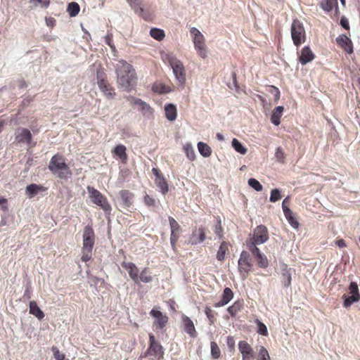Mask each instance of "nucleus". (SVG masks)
<instances>
[{
    "instance_id": "f257e3e1",
    "label": "nucleus",
    "mask_w": 360,
    "mask_h": 360,
    "mask_svg": "<svg viewBox=\"0 0 360 360\" xmlns=\"http://www.w3.org/2000/svg\"><path fill=\"white\" fill-rule=\"evenodd\" d=\"M115 72L118 85L124 91H129L136 80V72L133 67L124 60L116 65Z\"/></svg>"
},
{
    "instance_id": "f03ea898",
    "label": "nucleus",
    "mask_w": 360,
    "mask_h": 360,
    "mask_svg": "<svg viewBox=\"0 0 360 360\" xmlns=\"http://www.w3.org/2000/svg\"><path fill=\"white\" fill-rule=\"evenodd\" d=\"M49 170L60 179H67L72 175L70 169L60 155H53L49 165Z\"/></svg>"
},
{
    "instance_id": "7ed1b4c3",
    "label": "nucleus",
    "mask_w": 360,
    "mask_h": 360,
    "mask_svg": "<svg viewBox=\"0 0 360 360\" xmlns=\"http://www.w3.org/2000/svg\"><path fill=\"white\" fill-rule=\"evenodd\" d=\"M94 242L95 235L94 230L90 226H86L83 233V244L82 248V260L83 262H86L91 259Z\"/></svg>"
},
{
    "instance_id": "20e7f679",
    "label": "nucleus",
    "mask_w": 360,
    "mask_h": 360,
    "mask_svg": "<svg viewBox=\"0 0 360 360\" xmlns=\"http://www.w3.org/2000/svg\"><path fill=\"white\" fill-rule=\"evenodd\" d=\"M190 34L193 42L195 50L198 55L205 59L207 56V48L205 44V39L202 33L196 27L190 28Z\"/></svg>"
},
{
    "instance_id": "39448f33",
    "label": "nucleus",
    "mask_w": 360,
    "mask_h": 360,
    "mask_svg": "<svg viewBox=\"0 0 360 360\" xmlns=\"http://www.w3.org/2000/svg\"><path fill=\"white\" fill-rule=\"evenodd\" d=\"M291 37L293 44L297 47L305 42L307 39L306 32L303 24L298 20H294L291 25Z\"/></svg>"
},
{
    "instance_id": "423d86ee",
    "label": "nucleus",
    "mask_w": 360,
    "mask_h": 360,
    "mask_svg": "<svg viewBox=\"0 0 360 360\" xmlns=\"http://www.w3.org/2000/svg\"><path fill=\"white\" fill-rule=\"evenodd\" d=\"M89 198L91 202L99 206L106 214H110L111 206L108 202L107 198L100 191L91 186L86 188Z\"/></svg>"
},
{
    "instance_id": "0eeeda50",
    "label": "nucleus",
    "mask_w": 360,
    "mask_h": 360,
    "mask_svg": "<svg viewBox=\"0 0 360 360\" xmlns=\"http://www.w3.org/2000/svg\"><path fill=\"white\" fill-rule=\"evenodd\" d=\"M168 61L178 83L184 86L186 83V70L183 63L174 56H169Z\"/></svg>"
},
{
    "instance_id": "6e6552de",
    "label": "nucleus",
    "mask_w": 360,
    "mask_h": 360,
    "mask_svg": "<svg viewBox=\"0 0 360 360\" xmlns=\"http://www.w3.org/2000/svg\"><path fill=\"white\" fill-rule=\"evenodd\" d=\"M164 351L161 344L155 340L154 335L149 334V347L146 353L150 360H160L163 357Z\"/></svg>"
},
{
    "instance_id": "1a4fd4ad",
    "label": "nucleus",
    "mask_w": 360,
    "mask_h": 360,
    "mask_svg": "<svg viewBox=\"0 0 360 360\" xmlns=\"http://www.w3.org/2000/svg\"><path fill=\"white\" fill-rule=\"evenodd\" d=\"M96 79L97 84L104 95L108 98H113L115 94L106 80V75L101 69L96 70Z\"/></svg>"
},
{
    "instance_id": "9d476101",
    "label": "nucleus",
    "mask_w": 360,
    "mask_h": 360,
    "mask_svg": "<svg viewBox=\"0 0 360 360\" xmlns=\"http://www.w3.org/2000/svg\"><path fill=\"white\" fill-rule=\"evenodd\" d=\"M269 239L267 228L264 225L257 226L253 231L252 243L249 245H260L266 242Z\"/></svg>"
},
{
    "instance_id": "9b49d317",
    "label": "nucleus",
    "mask_w": 360,
    "mask_h": 360,
    "mask_svg": "<svg viewBox=\"0 0 360 360\" xmlns=\"http://www.w3.org/2000/svg\"><path fill=\"white\" fill-rule=\"evenodd\" d=\"M128 100L138 105L139 107V110L141 112L143 115L146 117L150 118L153 115V108L145 101H142L141 99L139 98H136L134 96H129L128 98Z\"/></svg>"
},
{
    "instance_id": "f8f14e48",
    "label": "nucleus",
    "mask_w": 360,
    "mask_h": 360,
    "mask_svg": "<svg viewBox=\"0 0 360 360\" xmlns=\"http://www.w3.org/2000/svg\"><path fill=\"white\" fill-rule=\"evenodd\" d=\"M150 315L155 319L153 325L155 326L156 329H162L166 326L168 321L167 316L166 315H164L160 311L153 309L150 311Z\"/></svg>"
},
{
    "instance_id": "ddd939ff",
    "label": "nucleus",
    "mask_w": 360,
    "mask_h": 360,
    "mask_svg": "<svg viewBox=\"0 0 360 360\" xmlns=\"http://www.w3.org/2000/svg\"><path fill=\"white\" fill-rule=\"evenodd\" d=\"M153 174L155 176V184L162 194L168 192V184L166 179L162 176L161 172L157 169H152Z\"/></svg>"
},
{
    "instance_id": "4468645a",
    "label": "nucleus",
    "mask_w": 360,
    "mask_h": 360,
    "mask_svg": "<svg viewBox=\"0 0 360 360\" xmlns=\"http://www.w3.org/2000/svg\"><path fill=\"white\" fill-rule=\"evenodd\" d=\"M122 267L128 272L129 277L135 283H139V269L132 262H123L122 263Z\"/></svg>"
},
{
    "instance_id": "2eb2a0df",
    "label": "nucleus",
    "mask_w": 360,
    "mask_h": 360,
    "mask_svg": "<svg viewBox=\"0 0 360 360\" xmlns=\"http://www.w3.org/2000/svg\"><path fill=\"white\" fill-rule=\"evenodd\" d=\"M249 251L252 253L255 260L261 268H266L268 266L269 262L266 257L262 254L256 246L249 245Z\"/></svg>"
},
{
    "instance_id": "dca6fc26",
    "label": "nucleus",
    "mask_w": 360,
    "mask_h": 360,
    "mask_svg": "<svg viewBox=\"0 0 360 360\" xmlns=\"http://www.w3.org/2000/svg\"><path fill=\"white\" fill-rule=\"evenodd\" d=\"M169 222L171 229L170 242L172 246L174 248L179 238L178 232L180 230V226L178 222L172 217H169Z\"/></svg>"
},
{
    "instance_id": "f3484780",
    "label": "nucleus",
    "mask_w": 360,
    "mask_h": 360,
    "mask_svg": "<svg viewBox=\"0 0 360 360\" xmlns=\"http://www.w3.org/2000/svg\"><path fill=\"white\" fill-rule=\"evenodd\" d=\"M315 58L314 53L312 52L309 46H306L300 51L299 55V61L302 65H306L307 63L312 61Z\"/></svg>"
},
{
    "instance_id": "a211bd4d",
    "label": "nucleus",
    "mask_w": 360,
    "mask_h": 360,
    "mask_svg": "<svg viewBox=\"0 0 360 360\" xmlns=\"http://www.w3.org/2000/svg\"><path fill=\"white\" fill-rule=\"evenodd\" d=\"M336 42L338 45L342 48L347 53H352L353 52L352 41L345 34L338 37L336 38Z\"/></svg>"
},
{
    "instance_id": "6ab92c4d",
    "label": "nucleus",
    "mask_w": 360,
    "mask_h": 360,
    "mask_svg": "<svg viewBox=\"0 0 360 360\" xmlns=\"http://www.w3.org/2000/svg\"><path fill=\"white\" fill-rule=\"evenodd\" d=\"M291 269L284 264L281 271V282L284 288H288L291 285Z\"/></svg>"
},
{
    "instance_id": "aec40b11",
    "label": "nucleus",
    "mask_w": 360,
    "mask_h": 360,
    "mask_svg": "<svg viewBox=\"0 0 360 360\" xmlns=\"http://www.w3.org/2000/svg\"><path fill=\"white\" fill-rule=\"evenodd\" d=\"M181 318L184 331L192 338L196 337L197 333L193 321L186 315H182Z\"/></svg>"
},
{
    "instance_id": "412c9836",
    "label": "nucleus",
    "mask_w": 360,
    "mask_h": 360,
    "mask_svg": "<svg viewBox=\"0 0 360 360\" xmlns=\"http://www.w3.org/2000/svg\"><path fill=\"white\" fill-rule=\"evenodd\" d=\"M205 240V233L202 228H199L193 231L190 238L189 243L192 245H198Z\"/></svg>"
},
{
    "instance_id": "4be33fe9",
    "label": "nucleus",
    "mask_w": 360,
    "mask_h": 360,
    "mask_svg": "<svg viewBox=\"0 0 360 360\" xmlns=\"http://www.w3.org/2000/svg\"><path fill=\"white\" fill-rule=\"evenodd\" d=\"M32 139L30 131L27 129H18L16 131L15 139L18 142L30 143Z\"/></svg>"
},
{
    "instance_id": "5701e85b",
    "label": "nucleus",
    "mask_w": 360,
    "mask_h": 360,
    "mask_svg": "<svg viewBox=\"0 0 360 360\" xmlns=\"http://www.w3.org/2000/svg\"><path fill=\"white\" fill-rule=\"evenodd\" d=\"M233 297V294L232 290L229 288H226L224 290L221 300L214 304V307H221L227 304L232 300Z\"/></svg>"
},
{
    "instance_id": "b1692460",
    "label": "nucleus",
    "mask_w": 360,
    "mask_h": 360,
    "mask_svg": "<svg viewBox=\"0 0 360 360\" xmlns=\"http://www.w3.org/2000/svg\"><path fill=\"white\" fill-rule=\"evenodd\" d=\"M119 194L124 207H128L131 205L134 199L133 193L129 191L122 190Z\"/></svg>"
},
{
    "instance_id": "393cba45",
    "label": "nucleus",
    "mask_w": 360,
    "mask_h": 360,
    "mask_svg": "<svg viewBox=\"0 0 360 360\" xmlns=\"http://www.w3.org/2000/svg\"><path fill=\"white\" fill-rule=\"evenodd\" d=\"M283 110H284L283 107L277 106L274 109V110L272 112V114L271 116V121L276 126H278L281 123V117L283 115Z\"/></svg>"
},
{
    "instance_id": "a878e982",
    "label": "nucleus",
    "mask_w": 360,
    "mask_h": 360,
    "mask_svg": "<svg viewBox=\"0 0 360 360\" xmlns=\"http://www.w3.org/2000/svg\"><path fill=\"white\" fill-rule=\"evenodd\" d=\"M165 116L169 121H174L176 119L177 110L176 105L172 103L165 106Z\"/></svg>"
},
{
    "instance_id": "bb28decb",
    "label": "nucleus",
    "mask_w": 360,
    "mask_h": 360,
    "mask_svg": "<svg viewBox=\"0 0 360 360\" xmlns=\"http://www.w3.org/2000/svg\"><path fill=\"white\" fill-rule=\"evenodd\" d=\"M30 313L39 320H41L44 317V313L38 307L35 301H31L30 302Z\"/></svg>"
},
{
    "instance_id": "cd10ccee",
    "label": "nucleus",
    "mask_w": 360,
    "mask_h": 360,
    "mask_svg": "<svg viewBox=\"0 0 360 360\" xmlns=\"http://www.w3.org/2000/svg\"><path fill=\"white\" fill-rule=\"evenodd\" d=\"M126 150L127 148L124 145L119 144L114 148L113 153L120 159L122 162H126L127 160V155Z\"/></svg>"
},
{
    "instance_id": "c85d7f7f",
    "label": "nucleus",
    "mask_w": 360,
    "mask_h": 360,
    "mask_svg": "<svg viewBox=\"0 0 360 360\" xmlns=\"http://www.w3.org/2000/svg\"><path fill=\"white\" fill-rule=\"evenodd\" d=\"M134 12L145 18L143 8L140 0H126Z\"/></svg>"
},
{
    "instance_id": "c756f323",
    "label": "nucleus",
    "mask_w": 360,
    "mask_h": 360,
    "mask_svg": "<svg viewBox=\"0 0 360 360\" xmlns=\"http://www.w3.org/2000/svg\"><path fill=\"white\" fill-rule=\"evenodd\" d=\"M229 243L226 241H223L221 243V245L219 248V250L217 251V256H216L218 261H219V262L224 261L226 254L227 251L229 250Z\"/></svg>"
},
{
    "instance_id": "7c9ffc66",
    "label": "nucleus",
    "mask_w": 360,
    "mask_h": 360,
    "mask_svg": "<svg viewBox=\"0 0 360 360\" xmlns=\"http://www.w3.org/2000/svg\"><path fill=\"white\" fill-rule=\"evenodd\" d=\"M42 188L43 187L41 186L32 184L26 187L25 194L30 198H32L36 195L41 190H42Z\"/></svg>"
},
{
    "instance_id": "2f4dec72",
    "label": "nucleus",
    "mask_w": 360,
    "mask_h": 360,
    "mask_svg": "<svg viewBox=\"0 0 360 360\" xmlns=\"http://www.w3.org/2000/svg\"><path fill=\"white\" fill-rule=\"evenodd\" d=\"M198 149L200 155L205 158H208L211 155V148L205 143L199 142L198 143Z\"/></svg>"
},
{
    "instance_id": "473e14b6",
    "label": "nucleus",
    "mask_w": 360,
    "mask_h": 360,
    "mask_svg": "<svg viewBox=\"0 0 360 360\" xmlns=\"http://www.w3.org/2000/svg\"><path fill=\"white\" fill-rule=\"evenodd\" d=\"M80 11L79 5L75 1L68 4L67 7V11L70 17H75L78 15Z\"/></svg>"
},
{
    "instance_id": "72a5a7b5",
    "label": "nucleus",
    "mask_w": 360,
    "mask_h": 360,
    "mask_svg": "<svg viewBox=\"0 0 360 360\" xmlns=\"http://www.w3.org/2000/svg\"><path fill=\"white\" fill-rule=\"evenodd\" d=\"M342 299L344 300V307L348 308L353 303L359 302L360 300V297L356 295H347L345 294L342 296Z\"/></svg>"
},
{
    "instance_id": "f704fd0d",
    "label": "nucleus",
    "mask_w": 360,
    "mask_h": 360,
    "mask_svg": "<svg viewBox=\"0 0 360 360\" xmlns=\"http://www.w3.org/2000/svg\"><path fill=\"white\" fill-rule=\"evenodd\" d=\"M183 149L186 155V157L191 161H193L195 159V153L191 143H185L184 146H183Z\"/></svg>"
},
{
    "instance_id": "c9c22d12",
    "label": "nucleus",
    "mask_w": 360,
    "mask_h": 360,
    "mask_svg": "<svg viewBox=\"0 0 360 360\" xmlns=\"http://www.w3.org/2000/svg\"><path fill=\"white\" fill-rule=\"evenodd\" d=\"M139 282L148 283L152 281L153 278L148 268H144L139 275Z\"/></svg>"
},
{
    "instance_id": "e433bc0d",
    "label": "nucleus",
    "mask_w": 360,
    "mask_h": 360,
    "mask_svg": "<svg viewBox=\"0 0 360 360\" xmlns=\"http://www.w3.org/2000/svg\"><path fill=\"white\" fill-rule=\"evenodd\" d=\"M248 267V257L245 252H243L241 253L240 257L238 260V269L242 272H247Z\"/></svg>"
},
{
    "instance_id": "4c0bfd02",
    "label": "nucleus",
    "mask_w": 360,
    "mask_h": 360,
    "mask_svg": "<svg viewBox=\"0 0 360 360\" xmlns=\"http://www.w3.org/2000/svg\"><path fill=\"white\" fill-rule=\"evenodd\" d=\"M338 5L337 0H324L321 2V6L326 11H330L335 6Z\"/></svg>"
},
{
    "instance_id": "58836bf2",
    "label": "nucleus",
    "mask_w": 360,
    "mask_h": 360,
    "mask_svg": "<svg viewBox=\"0 0 360 360\" xmlns=\"http://www.w3.org/2000/svg\"><path fill=\"white\" fill-rule=\"evenodd\" d=\"M150 34L158 41H161L165 37L164 31L158 28H152L150 31Z\"/></svg>"
},
{
    "instance_id": "ea45409f",
    "label": "nucleus",
    "mask_w": 360,
    "mask_h": 360,
    "mask_svg": "<svg viewBox=\"0 0 360 360\" xmlns=\"http://www.w3.org/2000/svg\"><path fill=\"white\" fill-rule=\"evenodd\" d=\"M255 323L257 326V327H256L257 333H259V335L267 336L268 335V330H267L266 326L258 319H256L255 321Z\"/></svg>"
},
{
    "instance_id": "a19ab883",
    "label": "nucleus",
    "mask_w": 360,
    "mask_h": 360,
    "mask_svg": "<svg viewBox=\"0 0 360 360\" xmlns=\"http://www.w3.org/2000/svg\"><path fill=\"white\" fill-rule=\"evenodd\" d=\"M257 360H271L269 352L264 347H259L258 354L257 356Z\"/></svg>"
},
{
    "instance_id": "79ce46f5",
    "label": "nucleus",
    "mask_w": 360,
    "mask_h": 360,
    "mask_svg": "<svg viewBox=\"0 0 360 360\" xmlns=\"http://www.w3.org/2000/svg\"><path fill=\"white\" fill-rule=\"evenodd\" d=\"M232 147L235 149L236 151L240 154H245L246 148L243 146L241 143L236 139H233L232 140Z\"/></svg>"
},
{
    "instance_id": "37998d69",
    "label": "nucleus",
    "mask_w": 360,
    "mask_h": 360,
    "mask_svg": "<svg viewBox=\"0 0 360 360\" xmlns=\"http://www.w3.org/2000/svg\"><path fill=\"white\" fill-rule=\"evenodd\" d=\"M238 348L242 354L243 360H246L248 358V342L245 341H240L238 344Z\"/></svg>"
},
{
    "instance_id": "c03bdc74",
    "label": "nucleus",
    "mask_w": 360,
    "mask_h": 360,
    "mask_svg": "<svg viewBox=\"0 0 360 360\" xmlns=\"http://www.w3.org/2000/svg\"><path fill=\"white\" fill-rule=\"evenodd\" d=\"M242 304L240 302H236L227 309V311L231 316H235L240 310Z\"/></svg>"
},
{
    "instance_id": "a18cd8bd",
    "label": "nucleus",
    "mask_w": 360,
    "mask_h": 360,
    "mask_svg": "<svg viewBox=\"0 0 360 360\" xmlns=\"http://www.w3.org/2000/svg\"><path fill=\"white\" fill-rule=\"evenodd\" d=\"M275 157L277 160L281 163L285 162V155L281 147H278L275 153Z\"/></svg>"
},
{
    "instance_id": "49530a36",
    "label": "nucleus",
    "mask_w": 360,
    "mask_h": 360,
    "mask_svg": "<svg viewBox=\"0 0 360 360\" xmlns=\"http://www.w3.org/2000/svg\"><path fill=\"white\" fill-rule=\"evenodd\" d=\"M281 198L282 197L281 195V191L278 189L275 188V189L271 190V195H270V198H269L270 202H275L279 200L280 199H281Z\"/></svg>"
},
{
    "instance_id": "de8ad7c7",
    "label": "nucleus",
    "mask_w": 360,
    "mask_h": 360,
    "mask_svg": "<svg viewBox=\"0 0 360 360\" xmlns=\"http://www.w3.org/2000/svg\"><path fill=\"white\" fill-rule=\"evenodd\" d=\"M249 186L257 191H261L263 189L262 185L255 179H249Z\"/></svg>"
},
{
    "instance_id": "09e8293b",
    "label": "nucleus",
    "mask_w": 360,
    "mask_h": 360,
    "mask_svg": "<svg viewBox=\"0 0 360 360\" xmlns=\"http://www.w3.org/2000/svg\"><path fill=\"white\" fill-rule=\"evenodd\" d=\"M211 353L214 359H218L220 356V349L217 344L214 342H211Z\"/></svg>"
},
{
    "instance_id": "8fccbe9b",
    "label": "nucleus",
    "mask_w": 360,
    "mask_h": 360,
    "mask_svg": "<svg viewBox=\"0 0 360 360\" xmlns=\"http://www.w3.org/2000/svg\"><path fill=\"white\" fill-rule=\"evenodd\" d=\"M349 292L350 295H356L360 297L358 285L356 282H351L349 286Z\"/></svg>"
},
{
    "instance_id": "3c124183",
    "label": "nucleus",
    "mask_w": 360,
    "mask_h": 360,
    "mask_svg": "<svg viewBox=\"0 0 360 360\" xmlns=\"http://www.w3.org/2000/svg\"><path fill=\"white\" fill-rule=\"evenodd\" d=\"M35 6H40L41 8H46L50 4L49 0H30Z\"/></svg>"
},
{
    "instance_id": "603ef678",
    "label": "nucleus",
    "mask_w": 360,
    "mask_h": 360,
    "mask_svg": "<svg viewBox=\"0 0 360 360\" xmlns=\"http://www.w3.org/2000/svg\"><path fill=\"white\" fill-rule=\"evenodd\" d=\"M269 91L274 96V101L277 102L279 100L281 95L279 89L274 86H270Z\"/></svg>"
},
{
    "instance_id": "864d4df0",
    "label": "nucleus",
    "mask_w": 360,
    "mask_h": 360,
    "mask_svg": "<svg viewBox=\"0 0 360 360\" xmlns=\"http://www.w3.org/2000/svg\"><path fill=\"white\" fill-rule=\"evenodd\" d=\"M52 352L53 353L54 358L56 360H64L65 354L60 353L58 349L56 347H52Z\"/></svg>"
},
{
    "instance_id": "5fc2aeb1",
    "label": "nucleus",
    "mask_w": 360,
    "mask_h": 360,
    "mask_svg": "<svg viewBox=\"0 0 360 360\" xmlns=\"http://www.w3.org/2000/svg\"><path fill=\"white\" fill-rule=\"evenodd\" d=\"M205 314L207 317L208 318L211 324L214 323V316L212 314V311L210 307H206L205 309Z\"/></svg>"
},
{
    "instance_id": "6e6d98bb",
    "label": "nucleus",
    "mask_w": 360,
    "mask_h": 360,
    "mask_svg": "<svg viewBox=\"0 0 360 360\" xmlns=\"http://www.w3.org/2000/svg\"><path fill=\"white\" fill-rule=\"evenodd\" d=\"M214 233L220 238H222V227H221V223L220 220H219L217 221V224L215 226Z\"/></svg>"
},
{
    "instance_id": "4d7b16f0",
    "label": "nucleus",
    "mask_w": 360,
    "mask_h": 360,
    "mask_svg": "<svg viewBox=\"0 0 360 360\" xmlns=\"http://www.w3.org/2000/svg\"><path fill=\"white\" fill-rule=\"evenodd\" d=\"M288 220V221L289 222V224L295 229H297L298 228L299 226V223L298 221H297V219L294 217V216L291 217H289L288 219H286Z\"/></svg>"
},
{
    "instance_id": "13d9d810",
    "label": "nucleus",
    "mask_w": 360,
    "mask_h": 360,
    "mask_svg": "<svg viewBox=\"0 0 360 360\" xmlns=\"http://www.w3.org/2000/svg\"><path fill=\"white\" fill-rule=\"evenodd\" d=\"M153 90L155 92H158L160 94H163V93L166 92L165 90V87L162 86L161 84H154L153 86Z\"/></svg>"
},
{
    "instance_id": "bf43d9fd",
    "label": "nucleus",
    "mask_w": 360,
    "mask_h": 360,
    "mask_svg": "<svg viewBox=\"0 0 360 360\" xmlns=\"http://www.w3.org/2000/svg\"><path fill=\"white\" fill-rule=\"evenodd\" d=\"M144 202L148 206H152V205H154V204H155V200L148 195H146L145 196Z\"/></svg>"
},
{
    "instance_id": "052dcab7",
    "label": "nucleus",
    "mask_w": 360,
    "mask_h": 360,
    "mask_svg": "<svg viewBox=\"0 0 360 360\" xmlns=\"http://www.w3.org/2000/svg\"><path fill=\"white\" fill-rule=\"evenodd\" d=\"M56 20L52 17L46 18V24L49 27H53L55 25Z\"/></svg>"
},
{
    "instance_id": "680f3d73",
    "label": "nucleus",
    "mask_w": 360,
    "mask_h": 360,
    "mask_svg": "<svg viewBox=\"0 0 360 360\" xmlns=\"http://www.w3.org/2000/svg\"><path fill=\"white\" fill-rule=\"evenodd\" d=\"M105 43L110 46V48L112 49V51H115V47L114 46V45L112 44V38H111V36L110 34H108L105 38Z\"/></svg>"
},
{
    "instance_id": "e2e57ef3",
    "label": "nucleus",
    "mask_w": 360,
    "mask_h": 360,
    "mask_svg": "<svg viewBox=\"0 0 360 360\" xmlns=\"http://www.w3.org/2000/svg\"><path fill=\"white\" fill-rule=\"evenodd\" d=\"M340 25L346 30H349V22H348V20L345 18V17H342L340 20Z\"/></svg>"
},
{
    "instance_id": "0e129e2a",
    "label": "nucleus",
    "mask_w": 360,
    "mask_h": 360,
    "mask_svg": "<svg viewBox=\"0 0 360 360\" xmlns=\"http://www.w3.org/2000/svg\"><path fill=\"white\" fill-rule=\"evenodd\" d=\"M283 211L286 219L293 216V212L289 207L283 209Z\"/></svg>"
},
{
    "instance_id": "69168bd1",
    "label": "nucleus",
    "mask_w": 360,
    "mask_h": 360,
    "mask_svg": "<svg viewBox=\"0 0 360 360\" xmlns=\"http://www.w3.org/2000/svg\"><path fill=\"white\" fill-rule=\"evenodd\" d=\"M227 345L230 348H233L235 345V341L233 337L229 336L227 338Z\"/></svg>"
},
{
    "instance_id": "338daca9",
    "label": "nucleus",
    "mask_w": 360,
    "mask_h": 360,
    "mask_svg": "<svg viewBox=\"0 0 360 360\" xmlns=\"http://www.w3.org/2000/svg\"><path fill=\"white\" fill-rule=\"evenodd\" d=\"M290 203V197H286L282 202V208L288 207Z\"/></svg>"
},
{
    "instance_id": "774afa93",
    "label": "nucleus",
    "mask_w": 360,
    "mask_h": 360,
    "mask_svg": "<svg viewBox=\"0 0 360 360\" xmlns=\"http://www.w3.org/2000/svg\"><path fill=\"white\" fill-rule=\"evenodd\" d=\"M336 244L340 248H344L346 246V243L343 239H340L336 241Z\"/></svg>"
}]
</instances>
